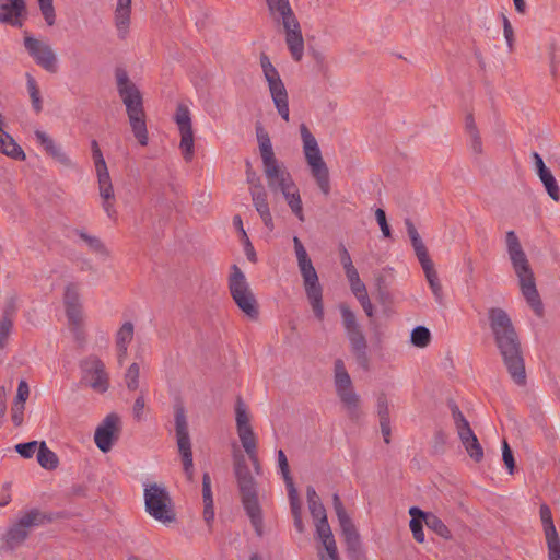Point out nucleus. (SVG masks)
Listing matches in <instances>:
<instances>
[{
  "instance_id": "1",
  "label": "nucleus",
  "mask_w": 560,
  "mask_h": 560,
  "mask_svg": "<svg viewBox=\"0 0 560 560\" xmlns=\"http://www.w3.org/2000/svg\"><path fill=\"white\" fill-rule=\"evenodd\" d=\"M256 136L269 189L273 192L280 191L291 211L299 220L303 221L304 214L300 191L290 172L275 156L270 137L260 124L256 126Z\"/></svg>"
},
{
  "instance_id": "2",
  "label": "nucleus",
  "mask_w": 560,
  "mask_h": 560,
  "mask_svg": "<svg viewBox=\"0 0 560 560\" xmlns=\"http://www.w3.org/2000/svg\"><path fill=\"white\" fill-rule=\"evenodd\" d=\"M490 327L504 365L515 384H526V371L518 336L508 313L502 308L489 311Z\"/></svg>"
},
{
  "instance_id": "3",
  "label": "nucleus",
  "mask_w": 560,
  "mask_h": 560,
  "mask_svg": "<svg viewBox=\"0 0 560 560\" xmlns=\"http://www.w3.org/2000/svg\"><path fill=\"white\" fill-rule=\"evenodd\" d=\"M505 245L512 267L520 281L522 294L535 314L541 316L544 308L536 288L534 272L530 268L529 260L521 245L520 238L514 231L506 232Z\"/></svg>"
},
{
  "instance_id": "4",
  "label": "nucleus",
  "mask_w": 560,
  "mask_h": 560,
  "mask_svg": "<svg viewBox=\"0 0 560 560\" xmlns=\"http://www.w3.org/2000/svg\"><path fill=\"white\" fill-rule=\"evenodd\" d=\"M116 80L118 94L126 106L133 136L141 145H147L149 138L142 95L124 69L116 70Z\"/></svg>"
},
{
  "instance_id": "5",
  "label": "nucleus",
  "mask_w": 560,
  "mask_h": 560,
  "mask_svg": "<svg viewBox=\"0 0 560 560\" xmlns=\"http://www.w3.org/2000/svg\"><path fill=\"white\" fill-rule=\"evenodd\" d=\"M266 3L271 19L284 28L285 44L292 59L301 61L304 54V39L290 0H266Z\"/></svg>"
},
{
  "instance_id": "6",
  "label": "nucleus",
  "mask_w": 560,
  "mask_h": 560,
  "mask_svg": "<svg viewBox=\"0 0 560 560\" xmlns=\"http://www.w3.org/2000/svg\"><path fill=\"white\" fill-rule=\"evenodd\" d=\"M235 477L241 493L243 508L258 536L262 535V515L258 502L256 482L245 462L244 456L235 457Z\"/></svg>"
},
{
  "instance_id": "7",
  "label": "nucleus",
  "mask_w": 560,
  "mask_h": 560,
  "mask_svg": "<svg viewBox=\"0 0 560 560\" xmlns=\"http://www.w3.org/2000/svg\"><path fill=\"white\" fill-rule=\"evenodd\" d=\"M298 266L303 278L305 294L317 319L324 318L323 288L318 275L307 255L305 247L298 236L293 237Z\"/></svg>"
},
{
  "instance_id": "8",
  "label": "nucleus",
  "mask_w": 560,
  "mask_h": 560,
  "mask_svg": "<svg viewBox=\"0 0 560 560\" xmlns=\"http://www.w3.org/2000/svg\"><path fill=\"white\" fill-rule=\"evenodd\" d=\"M300 135L303 144V153L311 174L316 180L320 191L328 196L330 192L329 171L322 156L316 138L305 124L300 125Z\"/></svg>"
},
{
  "instance_id": "9",
  "label": "nucleus",
  "mask_w": 560,
  "mask_h": 560,
  "mask_svg": "<svg viewBox=\"0 0 560 560\" xmlns=\"http://www.w3.org/2000/svg\"><path fill=\"white\" fill-rule=\"evenodd\" d=\"M339 311L355 362L363 371L368 372L371 363L368 354V340L362 327L358 323L355 314L346 303L339 305Z\"/></svg>"
},
{
  "instance_id": "10",
  "label": "nucleus",
  "mask_w": 560,
  "mask_h": 560,
  "mask_svg": "<svg viewBox=\"0 0 560 560\" xmlns=\"http://www.w3.org/2000/svg\"><path fill=\"white\" fill-rule=\"evenodd\" d=\"M229 291L237 307L252 320L258 319V302L244 272L237 265L231 267Z\"/></svg>"
},
{
  "instance_id": "11",
  "label": "nucleus",
  "mask_w": 560,
  "mask_h": 560,
  "mask_svg": "<svg viewBox=\"0 0 560 560\" xmlns=\"http://www.w3.org/2000/svg\"><path fill=\"white\" fill-rule=\"evenodd\" d=\"M143 495L145 511L154 520L163 524H170L176 520L172 499L164 486L156 482L145 483Z\"/></svg>"
},
{
  "instance_id": "12",
  "label": "nucleus",
  "mask_w": 560,
  "mask_h": 560,
  "mask_svg": "<svg viewBox=\"0 0 560 560\" xmlns=\"http://www.w3.org/2000/svg\"><path fill=\"white\" fill-rule=\"evenodd\" d=\"M91 150L97 176L100 196L103 200L102 207L109 219H116L117 211L115 209L116 199L114 188L106 162L96 140L91 141Z\"/></svg>"
},
{
  "instance_id": "13",
  "label": "nucleus",
  "mask_w": 560,
  "mask_h": 560,
  "mask_svg": "<svg viewBox=\"0 0 560 560\" xmlns=\"http://www.w3.org/2000/svg\"><path fill=\"white\" fill-rule=\"evenodd\" d=\"M334 374L336 393L343 404L348 417L353 421H358L361 417L360 397L353 390L351 377L341 359L335 360Z\"/></svg>"
},
{
  "instance_id": "14",
  "label": "nucleus",
  "mask_w": 560,
  "mask_h": 560,
  "mask_svg": "<svg viewBox=\"0 0 560 560\" xmlns=\"http://www.w3.org/2000/svg\"><path fill=\"white\" fill-rule=\"evenodd\" d=\"M45 516L36 509L26 512L2 536L0 551L11 552L15 550L26 540L31 529L43 524Z\"/></svg>"
},
{
  "instance_id": "15",
  "label": "nucleus",
  "mask_w": 560,
  "mask_h": 560,
  "mask_svg": "<svg viewBox=\"0 0 560 560\" xmlns=\"http://www.w3.org/2000/svg\"><path fill=\"white\" fill-rule=\"evenodd\" d=\"M260 66L278 114L282 119L289 121V96L278 70L271 63L269 57L264 52L260 55Z\"/></svg>"
},
{
  "instance_id": "16",
  "label": "nucleus",
  "mask_w": 560,
  "mask_h": 560,
  "mask_svg": "<svg viewBox=\"0 0 560 560\" xmlns=\"http://www.w3.org/2000/svg\"><path fill=\"white\" fill-rule=\"evenodd\" d=\"M175 433L177 440L178 452L182 456L184 471L188 480H192L194 464H192V452L191 441L188 432V423L183 406L175 407Z\"/></svg>"
},
{
  "instance_id": "17",
  "label": "nucleus",
  "mask_w": 560,
  "mask_h": 560,
  "mask_svg": "<svg viewBox=\"0 0 560 560\" xmlns=\"http://www.w3.org/2000/svg\"><path fill=\"white\" fill-rule=\"evenodd\" d=\"M235 421L240 441L252 462H256L257 439L250 425V417L242 397L235 402Z\"/></svg>"
},
{
  "instance_id": "18",
  "label": "nucleus",
  "mask_w": 560,
  "mask_h": 560,
  "mask_svg": "<svg viewBox=\"0 0 560 560\" xmlns=\"http://www.w3.org/2000/svg\"><path fill=\"white\" fill-rule=\"evenodd\" d=\"M174 120L178 127L180 135L179 149L183 154V158L186 162H190L194 159L195 154V139L194 131L191 125V114L189 107L179 103L177 105Z\"/></svg>"
},
{
  "instance_id": "19",
  "label": "nucleus",
  "mask_w": 560,
  "mask_h": 560,
  "mask_svg": "<svg viewBox=\"0 0 560 560\" xmlns=\"http://www.w3.org/2000/svg\"><path fill=\"white\" fill-rule=\"evenodd\" d=\"M24 47L36 65L50 73L57 72V57L48 43L36 39L32 36H25Z\"/></svg>"
},
{
  "instance_id": "20",
  "label": "nucleus",
  "mask_w": 560,
  "mask_h": 560,
  "mask_svg": "<svg viewBox=\"0 0 560 560\" xmlns=\"http://www.w3.org/2000/svg\"><path fill=\"white\" fill-rule=\"evenodd\" d=\"M80 366L83 378L89 382L91 388L97 393H105L108 389V374L105 371V364L97 357L91 355L84 359Z\"/></svg>"
},
{
  "instance_id": "21",
  "label": "nucleus",
  "mask_w": 560,
  "mask_h": 560,
  "mask_svg": "<svg viewBox=\"0 0 560 560\" xmlns=\"http://www.w3.org/2000/svg\"><path fill=\"white\" fill-rule=\"evenodd\" d=\"M120 432V418L116 413L107 415L101 424L96 428L94 441L96 446L107 453L112 450L114 442L118 439Z\"/></svg>"
},
{
  "instance_id": "22",
  "label": "nucleus",
  "mask_w": 560,
  "mask_h": 560,
  "mask_svg": "<svg viewBox=\"0 0 560 560\" xmlns=\"http://www.w3.org/2000/svg\"><path fill=\"white\" fill-rule=\"evenodd\" d=\"M63 304L66 315L71 324L78 325L82 320V304L80 300V284L70 282L65 288Z\"/></svg>"
},
{
  "instance_id": "23",
  "label": "nucleus",
  "mask_w": 560,
  "mask_h": 560,
  "mask_svg": "<svg viewBox=\"0 0 560 560\" xmlns=\"http://www.w3.org/2000/svg\"><path fill=\"white\" fill-rule=\"evenodd\" d=\"M26 13L24 0H0V23L21 27Z\"/></svg>"
},
{
  "instance_id": "24",
  "label": "nucleus",
  "mask_w": 560,
  "mask_h": 560,
  "mask_svg": "<svg viewBox=\"0 0 560 560\" xmlns=\"http://www.w3.org/2000/svg\"><path fill=\"white\" fill-rule=\"evenodd\" d=\"M539 517L545 534L548 552L560 550L559 534L553 524L551 510L546 503L540 505Z\"/></svg>"
},
{
  "instance_id": "25",
  "label": "nucleus",
  "mask_w": 560,
  "mask_h": 560,
  "mask_svg": "<svg viewBox=\"0 0 560 560\" xmlns=\"http://www.w3.org/2000/svg\"><path fill=\"white\" fill-rule=\"evenodd\" d=\"M35 138L43 145L47 154L55 159L58 163L67 168H73L74 163L68 156V154L61 149L60 145L56 144L54 139L42 130L35 131Z\"/></svg>"
},
{
  "instance_id": "26",
  "label": "nucleus",
  "mask_w": 560,
  "mask_h": 560,
  "mask_svg": "<svg viewBox=\"0 0 560 560\" xmlns=\"http://www.w3.org/2000/svg\"><path fill=\"white\" fill-rule=\"evenodd\" d=\"M252 202L257 213L259 214L264 225L272 231L275 229V223L272 219V214L270 211L269 202H268V192L265 188L250 191Z\"/></svg>"
},
{
  "instance_id": "27",
  "label": "nucleus",
  "mask_w": 560,
  "mask_h": 560,
  "mask_svg": "<svg viewBox=\"0 0 560 560\" xmlns=\"http://www.w3.org/2000/svg\"><path fill=\"white\" fill-rule=\"evenodd\" d=\"M132 0H117L114 22L118 37L125 39L129 32Z\"/></svg>"
},
{
  "instance_id": "28",
  "label": "nucleus",
  "mask_w": 560,
  "mask_h": 560,
  "mask_svg": "<svg viewBox=\"0 0 560 560\" xmlns=\"http://www.w3.org/2000/svg\"><path fill=\"white\" fill-rule=\"evenodd\" d=\"M409 514L410 515H419L423 520L427 527L429 529H431L432 532H434L440 537H442L446 540L452 538V534H451V530L448 529V527L435 514L430 513V512H423L422 510H420L417 506L410 508Z\"/></svg>"
},
{
  "instance_id": "29",
  "label": "nucleus",
  "mask_w": 560,
  "mask_h": 560,
  "mask_svg": "<svg viewBox=\"0 0 560 560\" xmlns=\"http://www.w3.org/2000/svg\"><path fill=\"white\" fill-rule=\"evenodd\" d=\"M4 118L0 114V152L19 161L25 160V153L14 139L3 130Z\"/></svg>"
},
{
  "instance_id": "30",
  "label": "nucleus",
  "mask_w": 560,
  "mask_h": 560,
  "mask_svg": "<svg viewBox=\"0 0 560 560\" xmlns=\"http://www.w3.org/2000/svg\"><path fill=\"white\" fill-rule=\"evenodd\" d=\"M465 131L469 138V148L471 152L475 155H481L483 152L482 141L471 113L467 114L465 117Z\"/></svg>"
},
{
  "instance_id": "31",
  "label": "nucleus",
  "mask_w": 560,
  "mask_h": 560,
  "mask_svg": "<svg viewBox=\"0 0 560 560\" xmlns=\"http://www.w3.org/2000/svg\"><path fill=\"white\" fill-rule=\"evenodd\" d=\"M450 409L458 436H470V441L477 438L470 427V423L459 410L458 406L452 401L450 402Z\"/></svg>"
},
{
  "instance_id": "32",
  "label": "nucleus",
  "mask_w": 560,
  "mask_h": 560,
  "mask_svg": "<svg viewBox=\"0 0 560 560\" xmlns=\"http://www.w3.org/2000/svg\"><path fill=\"white\" fill-rule=\"evenodd\" d=\"M73 233L80 237L81 241H83L86 246L92 250L93 253H96L101 256L108 257L109 250L105 246V244L101 241L100 237L90 235L85 230L83 229H74Z\"/></svg>"
},
{
  "instance_id": "33",
  "label": "nucleus",
  "mask_w": 560,
  "mask_h": 560,
  "mask_svg": "<svg viewBox=\"0 0 560 560\" xmlns=\"http://www.w3.org/2000/svg\"><path fill=\"white\" fill-rule=\"evenodd\" d=\"M338 521L348 548L357 550L360 545V536L350 516Z\"/></svg>"
},
{
  "instance_id": "34",
  "label": "nucleus",
  "mask_w": 560,
  "mask_h": 560,
  "mask_svg": "<svg viewBox=\"0 0 560 560\" xmlns=\"http://www.w3.org/2000/svg\"><path fill=\"white\" fill-rule=\"evenodd\" d=\"M37 462L43 468L48 470L56 469L59 464L58 456L47 447L44 441L38 446Z\"/></svg>"
},
{
  "instance_id": "35",
  "label": "nucleus",
  "mask_w": 560,
  "mask_h": 560,
  "mask_svg": "<svg viewBox=\"0 0 560 560\" xmlns=\"http://www.w3.org/2000/svg\"><path fill=\"white\" fill-rule=\"evenodd\" d=\"M306 499L310 513L314 520L327 516L325 506L322 503L320 498L318 497L314 487L308 486L306 488Z\"/></svg>"
},
{
  "instance_id": "36",
  "label": "nucleus",
  "mask_w": 560,
  "mask_h": 560,
  "mask_svg": "<svg viewBox=\"0 0 560 560\" xmlns=\"http://www.w3.org/2000/svg\"><path fill=\"white\" fill-rule=\"evenodd\" d=\"M405 225L417 258L429 254L412 221L406 219Z\"/></svg>"
},
{
  "instance_id": "37",
  "label": "nucleus",
  "mask_w": 560,
  "mask_h": 560,
  "mask_svg": "<svg viewBox=\"0 0 560 560\" xmlns=\"http://www.w3.org/2000/svg\"><path fill=\"white\" fill-rule=\"evenodd\" d=\"M26 85L31 97L32 107L38 114L43 109V100L38 84L34 77H32L30 73H26Z\"/></svg>"
},
{
  "instance_id": "38",
  "label": "nucleus",
  "mask_w": 560,
  "mask_h": 560,
  "mask_svg": "<svg viewBox=\"0 0 560 560\" xmlns=\"http://www.w3.org/2000/svg\"><path fill=\"white\" fill-rule=\"evenodd\" d=\"M133 334V324L131 322L124 323L116 334V347H121L124 350L131 342Z\"/></svg>"
},
{
  "instance_id": "39",
  "label": "nucleus",
  "mask_w": 560,
  "mask_h": 560,
  "mask_svg": "<svg viewBox=\"0 0 560 560\" xmlns=\"http://www.w3.org/2000/svg\"><path fill=\"white\" fill-rule=\"evenodd\" d=\"M431 341V332L424 326H417L411 331V343L418 348H425Z\"/></svg>"
},
{
  "instance_id": "40",
  "label": "nucleus",
  "mask_w": 560,
  "mask_h": 560,
  "mask_svg": "<svg viewBox=\"0 0 560 560\" xmlns=\"http://www.w3.org/2000/svg\"><path fill=\"white\" fill-rule=\"evenodd\" d=\"M539 178L542 182L550 198L555 201H559L560 200V188L558 186L556 178L551 174V172L542 175V177H539Z\"/></svg>"
},
{
  "instance_id": "41",
  "label": "nucleus",
  "mask_w": 560,
  "mask_h": 560,
  "mask_svg": "<svg viewBox=\"0 0 560 560\" xmlns=\"http://www.w3.org/2000/svg\"><path fill=\"white\" fill-rule=\"evenodd\" d=\"M418 260H419V262H420V265H421V267H422V269L424 271L425 279H427L429 284L440 280L439 276H438V272L434 269V264L431 260L429 254H427L424 256H421V257H418Z\"/></svg>"
},
{
  "instance_id": "42",
  "label": "nucleus",
  "mask_w": 560,
  "mask_h": 560,
  "mask_svg": "<svg viewBox=\"0 0 560 560\" xmlns=\"http://www.w3.org/2000/svg\"><path fill=\"white\" fill-rule=\"evenodd\" d=\"M315 521H316V524H315L316 525V534H317L318 539L322 542L330 540V539H335L331 528L328 524L327 516L316 518Z\"/></svg>"
},
{
  "instance_id": "43",
  "label": "nucleus",
  "mask_w": 560,
  "mask_h": 560,
  "mask_svg": "<svg viewBox=\"0 0 560 560\" xmlns=\"http://www.w3.org/2000/svg\"><path fill=\"white\" fill-rule=\"evenodd\" d=\"M40 12L48 26H52L56 22V12L52 0H37Z\"/></svg>"
},
{
  "instance_id": "44",
  "label": "nucleus",
  "mask_w": 560,
  "mask_h": 560,
  "mask_svg": "<svg viewBox=\"0 0 560 560\" xmlns=\"http://www.w3.org/2000/svg\"><path fill=\"white\" fill-rule=\"evenodd\" d=\"M139 373L140 369L138 363H132L128 368L125 374V382L129 390H136L139 387Z\"/></svg>"
},
{
  "instance_id": "45",
  "label": "nucleus",
  "mask_w": 560,
  "mask_h": 560,
  "mask_svg": "<svg viewBox=\"0 0 560 560\" xmlns=\"http://www.w3.org/2000/svg\"><path fill=\"white\" fill-rule=\"evenodd\" d=\"M18 312L16 296L14 294L9 295L5 299L2 312L0 313L1 318H10L14 320Z\"/></svg>"
},
{
  "instance_id": "46",
  "label": "nucleus",
  "mask_w": 560,
  "mask_h": 560,
  "mask_svg": "<svg viewBox=\"0 0 560 560\" xmlns=\"http://www.w3.org/2000/svg\"><path fill=\"white\" fill-rule=\"evenodd\" d=\"M464 447L474 462L480 463L482 460L483 450L477 438L472 439V441Z\"/></svg>"
},
{
  "instance_id": "47",
  "label": "nucleus",
  "mask_w": 560,
  "mask_h": 560,
  "mask_svg": "<svg viewBox=\"0 0 560 560\" xmlns=\"http://www.w3.org/2000/svg\"><path fill=\"white\" fill-rule=\"evenodd\" d=\"M423 520L419 515H411V520L409 523L410 530L412 532L413 538L418 542L424 541V533H423Z\"/></svg>"
},
{
  "instance_id": "48",
  "label": "nucleus",
  "mask_w": 560,
  "mask_h": 560,
  "mask_svg": "<svg viewBox=\"0 0 560 560\" xmlns=\"http://www.w3.org/2000/svg\"><path fill=\"white\" fill-rule=\"evenodd\" d=\"M13 322L10 318L0 317V349H3L9 340L11 331L13 329Z\"/></svg>"
},
{
  "instance_id": "49",
  "label": "nucleus",
  "mask_w": 560,
  "mask_h": 560,
  "mask_svg": "<svg viewBox=\"0 0 560 560\" xmlns=\"http://www.w3.org/2000/svg\"><path fill=\"white\" fill-rule=\"evenodd\" d=\"M39 443L37 441H31L26 443H19L15 445V451L23 458H32L35 452H38Z\"/></svg>"
},
{
  "instance_id": "50",
  "label": "nucleus",
  "mask_w": 560,
  "mask_h": 560,
  "mask_svg": "<svg viewBox=\"0 0 560 560\" xmlns=\"http://www.w3.org/2000/svg\"><path fill=\"white\" fill-rule=\"evenodd\" d=\"M246 179L249 184V192L258 189L265 188L261 184L260 178L257 176L255 171H253L252 164L249 161L246 162Z\"/></svg>"
},
{
  "instance_id": "51",
  "label": "nucleus",
  "mask_w": 560,
  "mask_h": 560,
  "mask_svg": "<svg viewBox=\"0 0 560 560\" xmlns=\"http://www.w3.org/2000/svg\"><path fill=\"white\" fill-rule=\"evenodd\" d=\"M278 464H279L282 477L284 479L285 486L293 485V480L290 476L289 463H288L287 456L282 450L278 451Z\"/></svg>"
},
{
  "instance_id": "52",
  "label": "nucleus",
  "mask_w": 560,
  "mask_h": 560,
  "mask_svg": "<svg viewBox=\"0 0 560 560\" xmlns=\"http://www.w3.org/2000/svg\"><path fill=\"white\" fill-rule=\"evenodd\" d=\"M322 544L326 550V555L319 552L320 560H339L338 549L335 539H330Z\"/></svg>"
},
{
  "instance_id": "53",
  "label": "nucleus",
  "mask_w": 560,
  "mask_h": 560,
  "mask_svg": "<svg viewBox=\"0 0 560 560\" xmlns=\"http://www.w3.org/2000/svg\"><path fill=\"white\" fill-rule=\"evenodd\" d=\"M292 516L301 515V503L294 485L287 486Z\"/></svg>"
},
{
  "instance_id": "54",
  "label": "nucleus",
  "mask_w": 560,
  "mask_h": 560,
  "mask_svg": "<svg viewBox=\"0 0 560 560\" xmlns=\"http://www.w3.org/2000/svg\"><path fill=\"white\" fill-rule=\"evenodd\" d=\"M25 405L13 401L11 407V419L15 427H21L23 423Z\"/></svg>"
},
{
  "instance_id": "55",
  "label": "nucleus",
  "mask_w": 560,
  "mask_h": 560,
  "mask_svg": "<svg viewBox=\"0 0 560 560\" xmlns=\"http://www.w3.org/2000/svg\"><path fill=\"white\" fill-rule=\"evenodd\" d=\"M502 457H503V462H504L505 466L509 469V472L513 474L514 468H515V460H514L512 450L510 448L506 441H503Z\"/></svg>"
},
{
  "instance_id": "56",
  "label": "nucleus",
  "mask_w": 560,
  "mask_h": 560,
  "mask_svg": "<svg viewBox=\"0 0 560 560\" xmlns=\"http://www.w3.org/2000/svg\"><path fill=\"white\" fill-rule=\"evenodd\" d=\"M502 22H503V34L506 39L509 49H510V51H512L513 44H514V31H513L510 20L504 14H502Z\"/></svg>"
},
{
  "instance_id": "57",
  "label": "nucleus",
  "mask_w": 560,
  "mask_h": 560,
  "mask_svg": "<svg viewBox=\"0 0 560 560\" xmlns=\"http://www.w3.org/2000/svg\"><path fill=\"white\" fill-rule=\"evenodd\" d=\"M377 415L380 420H390L388 401L384 394L380 395L377 398Z\"/></svg>"
},
{
  "instance_id": "58",
  "label": "nucleus",
  "mask_w": 560,
  "mask_h": 560,
  "mask_svg": "<svg viewBox=\"0 0 560 560\" xmlns=\"http://www.w3.org/2000/svg\"><path fill=\"white\" fill-rule=\"evenodd\" d=\"M560 61L559 56L557 55V46L556 44H551L549 46V66H550V74L555 79L558 74L557 66Z\"/></svg>"
},
{
  "instance_id": "59",
  "label": "nucleus",
  "mask_w": 560,
  "mask_h": 560,
  "mask_svg": "<svg viewBox=\"0 0 560 560\" xmlns=\"http://www.w3.org/2000/svg\"><path fill=\"white\" fill-rule=\"evenodd\" d=\"M375 218L381 228L383 235L385 237H389L390 236V228L387 223L385 211L381 208L376 209Z\"/></svg>"
},
{
  "instance_id": "60",
  "label": "nucleus",
  "mask_w": 560,
  "mask_h": 560,
  "mask_svg": "<svg viewBox=\"0 0 560 560\" xmlns=\"http://www.w3.org/2000/svg\"><path fill=\"white\" fill-rule=\"evenodd\" d=\"M30 396V387L25 380H21L18 386L16 397L14 399L18 404H24Z\"/></svg>"
},
{
  "instance_id": "61",
  "label": "nucleus",
  "mask_w": 560,
  "mask_h": 560,
  "mask_svg": "<svg viewBox=\"0 0 560 560\" xmlns=\"http://www.w3.org/2000/svg\"><path fill=\"white\" fill-rule=\"evenodd\" d=\"M202 498L203 503L213 502L211 491V478L208 472H205L202 476Z\"/></svg>"
},
{
  "instance_id": "62",
  "label": "nucleus",
  "mask_w": 560,
  "mask_h": 560,
  "mask_svg": "<svg viewBox=\"0 0 560 560\" xmlns=\"http://www.w3.org/2000/svg\"><path fill=\"white\" fill-rule=\"evenodd\" d=\"M144 407H145V400H144V396L141 394L136 398L133 408H132L133 417L138 421L142 419Z\"/></svg>"
},
{
  "instance_id": "63",
  "label": "nucleus",
  "mask_w": 560,
  "mask_h": 560,
  "mask_svg": "<svg viewBox=\"0 0 560 560\" xmlns=\"http://www.w3.org/2000/svg\"><path fill=\"white\" fill-rule=\"evenodd\" d=\"M332 503H334V510L336 512L338 520L349 516L343 508V504H342L338 493H334Z\"/></svg>"
},
{
  "instance_id": "64",
  "label": "nucleus",
  "mask_w": 560,
  "mask_h": 560,
  "mask_svg": "<svg viewBox=\"0 0 560 560\" xmlns=\"http://www.w3.org/2000/svg\"><path fill=\"white\" fill-rule=\"evenodd\" d=\"M430 285V289L434 295V299L435 301L439 303V304H443V289H442V285L440 283V280L436 281V282H432Z\"/></svg>"
}]
</instances>
